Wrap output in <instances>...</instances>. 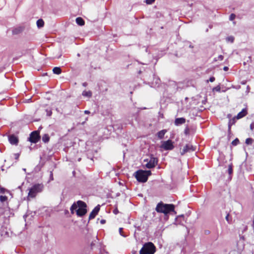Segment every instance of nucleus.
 <instances>
[{
    "instance_id": "22",
    "label": "nucleus",
    "mask_w": 254,
    "mask_h": 254,
    "mask_svg": "<svg viewBox=\"0 0 254 254\" xmlns=\"http://www.w3.org/2000/svg\"><path fill=\"white\" fill-rule=\"evenodd\" d=\"M226 41L228 42L232 43L234 41V38L232 36H229L226 38Z\"/></svg>"
},
{
    "instance_id": "16",
    "label": "nucleus",
    "mask_w": 254,
    "mask_h": 254,
    "mask_svg": "<svg viewBox=\"0 0 254 254\" xmlns=\"http://www.w3.org/2000/svg\"><path fill=\"white\" fill-rule=\"evenodd\" d=\"M76 22L78 25H79L80 26H83L85 23L84 21L81 17L76 18Z\"/></svg>"
},
{
    "instance_id": "19",
    "label": "nucleus",
    "mask_w": 254,
    "mask_h": 254,
    "mask_svg": "<svg viewBox=\"0 0 254 254\" xmlns=\"http://www.w3.org/2000/svg\"><path fill=\"white\" fill-rule=\"evenodd\" d=\"M53 71L54 73H55V74H60L61 73L62 70H61V69L60 67H55L53 69Z\"/></svg>"
},
{
    "instance_id": "41",
    "label": "nucleus",
    "mask_w": 254,
    "mask_h": 254,
    "mask_svg": "<svg viewBox=\"0 0 254 254\" xmlns=\"http://www.w3.org/2000/svg\"><path fill=\"white\" fill-rule=\"evenodd\" d=\"M23 170L24 171H25H25H26V169L23 168Z\"/></svg>"
},
{
    "instance_id": "23",
    "label": "nucleus",
    "mask_w": 254,
    "mask_h": 254,
    "mask_svg": "<svg viewBox=\"0 0 254 254\" xmlns=\"http://www.w3.org/2000/svg\"><path fill=\"white\" fill-rule=\"evenodd\" d=\"M220 90H221V87H220V85H218L215 87H214L213 89H212V91H217V92H220Z\"/></svg>"
},
{
    "instance_id": "40",
    "label": "nucleus",
    "mask_w": 254,
    "mask_h": 254,
    "mask_svg": "<svg viewBox=\"0 0 254 254\" xmlns=\"http://www.w3.org/2000/svg\"><path fill=\"white\" fill-rule=\"evenodd\" d=\"M86 85V83H83V86H85Z\"/></svg>"
},
{
    "instance_id": "30",
    "label": "nucleus",
    "mask_w": 254,
    "mask_h": 254,
    "mask_svg": "<svg viewBox=\"0 0 254 254\" xmlns=\"http://www.w3.org/2000/svg\"><path fill=\"white\" fill-rule=\"evenodd\" d=\"M215 77H213V76L211 77L209 79V80H207V82H208L209 81L211 82H214V81H215Z\"/></svg>"
},
{
    "instance_id": "2",
    "label": "nucleus",
    "mask_w": 254,
    "mask_h": 254,
    "mask_svg": "<svg viewBox=\"0 0 254 254\" xmlns=\"http://www.w3.org/2000/svg\"><path fill=\"white\" fill-rule=\"evenodd\" d=\"M150 175V171L138 170L135 173V177L138 182L145 183Z\"/></svg>"
},
{
    "instance_id": "38",
    "label": "nucleus",
    "mask_w": 254,
    "mask_h": 254,
    "mask_svg": "<svg viewBox=\"0 0 254 254\" xmlns=\"http://www.w3.org/2000/svg\"><path fill=\"white\" fill-rule=\"evenodd\" d=\"M106 221L105 220H101L100 222L101 224H104L105 223Z\"/></svg>"
},
{
    "instance_id": "33",
    "label": "nucleus",
    "mask_w": 254,
    "mask_h": 254,
    "mask_svg": "<svg viewBox=\"0 0 254 254\" xmlns=\"http://www.w3.org/2000/svg\"><path fill=\"white\" fill-rule=\"evenodd\" d=\"M229 214H227V216H226V218H226V220H227V221L228 223H230L231 221L229 220Z\"/></svg>"
},
{
    "instance_id": "17",
    "label": "nucleus",
    "mask_w": 254,
    "mask_h": 254,
    "mask_svg": "<svg viewBox=\"0 0 254 254\" xmlns=\"http://www.w3.org/2000/svg\"><path fill=\"white\" fill-rule=\"evenodd\" d=\"M78 208V204L77 203L76 204V203H73L71 207H70V211H71V213L72 214H73L74 213V210H76Z\"/></svg>"
},
{
    "instance_id": "10",
    "label": "nucleus",
    "mask_w": 254,
    "mask_h": 254,
    "mask_svg": "<svg viewBox=\"0 0 254 254\" xmlns=\"http://www.w3.org/2000/svg\"><path fill=\"white\" fill-rule=\"evenodd\" d=\"M100 210V206L98 205V206H96L94 209L92 211V212L90 213L89 215V219H93L95 216L97 214L99 211Z\"/></svg>"
},
{
    "instance_id": "7",
    "label": "nucleus",
    "mask_w": 254,
    "mask_h": 254,
    "mask_svg": "<svg viewBox=\"0 0 254 254\" xmlns=\"http://www.w3.org/2000/svg\"><path fill=\"white\" fill-rule=\"evenodd\" d=\"M144 162H147L146 164H145L144 165L145 166V167L147 168L150 169V168H154L155 166V165L157 163L158 160L155 157H151L150 158L149 160H148V159H144Z\"/></svg>"
},
{
    "instance_id": "35",
    "label": "nucleus",
    "mask_w": 254,
    "mask_h": 254,
    "mask_svg": "<svg viewBox=\"0 0 254 254\" xmlns=\"http://www.w3.org/2000/svg\"><path fill=\"white\" fill-rule=\"evenodd\" d=\"M254 128V124H252L251 125H250V128L251 130H253Z\"/></svg>"
},
{
    "instance_id": "32",
    "label": "nucleus",
    "mask_w": 254,
    "mask_h": 254,
    "mask_svg": "<svg viewBox=\"0 0 254 254\" xmlns=\"http://www.w3.org/2000/svg\"><path fill=\"white\" fill-rule=\"evenodd\" d=\"M223 56L222 55H220L218 56V59L217 60L216 59L215 61H217V60L222 61V60H223Z\"/></svg>"
},
{
    "instance_id": "34",
    "label": "nucleus",
    "mask_w": 254,
    "mask_h": 254,
    "mask_svg": "<svg viewBox=\"0 0 254 254\" xmlns=\"http://www.w3.org/2000/svg\"><path fill=\"white\" fill-rule=\"evenodd\" d=\"M14 156L16 159H18L19 156V154L18 153H15L14 154Z\"/></svg>"
},
{
    "instance_id": "13",
    "label": "nucleus",
    "mask_w": 254,
    "mask_h": 254,
    "mask_svg": "<svg viewBox=\"0 0 254 254\" xmlns=\"http://www.w3.org/2000/svg\"><path fill=\"white\" fill-rule=\"evenodd\" d=\"M82 95L85 97L90 98L92 95V93L91 91L84 90L82 92Z\"/></svg>"
},
{
    "instance_id": "15",
    "label": "nucleus",
    "mask_w": 254,
    "mask_h": 254,
    "mask_svg": "<svg viewBox=\"0 0 254 254\" xmlns=\"http://www.w3.org/2000/svg\"><path fill=\"white\" fill-rule=\"evenodd\" d=\"M247 114V111L245 109L242 110L237 116V119H240L245 116Z\"/></svg>"
},
{
    "instance_id": "43",
    "label": "nucleus",
    "mask_w": 254,
    "mask_h": 254,
    "mask_svg": "<svg viewBox=\"0 0 254 254\" xmlns=\"http://www.w3.org/2000/svg\"><path fill=\"white\" fill-rule=\"evenodd\" d=\"M117 211H114V213H116Z\"/></svg>"
},
{
    "instance_id": "27",
    "label": "nucleus",
    "mask_w": 254,
    "mask_h": 254,
    "mask_svg": "<svg viewBox=\"0 0 254 254\" xmlns=\"http://www.w3.org/2000/svg\"><path fill=\"white\" fill-rule=\"evenodd\" d=\"M155 0H146L145 2L147 4H151L154 2Z\"/></svg>"
},
{
    "instance_id": "18",
    "label": "nucleus",
    "mask_w": 254,
    "mask_h": 254,
    "mask_svg": "<svg viewBox=\"0 0 254 254\" xmlns=\"http://www.w3.org/2000/svg\"><path fill=\"white\" fill-rule=\"evenodd\" d=\"M37 25L39 28L43 27L44 25V22L42 19H38L37 21Z\"/></svg>"
},
{
    "instance_id": "20",
    "label": "nucleus",
    "mask_w": 254,
    "mask_h": 254,
    "mask_svg": "<svg viewBox=\"0 0 254 254\" xmlns=\"http://www.w3.org/2000/svg\"><path fill=\"white\" fill-rule=\"evenodd\" d=\"M42 140L44 142H47L49 140V137L48 134H44L42 137Z\"/></svg>"
},
{
    "instance_id": "3",
    "label": "nucleus",
    "mask_w": 254,
    "mask_h": 254,
    "mask_svg": "<svg viewBox=\"0 0 254 254\" xmlns=\"http://www.w3.org/2000/svg\"><path fill=\"white\" fill-rule=\"evenodd\" d=\"M155 252V247L151 242L145 244L139 251L140 254H154Z\"/></svg>"
},
{
    "instance_id": "39",
    "label": "nucleus",
    "mask_w": 254,
    "mask_h": 254,
    "mask_svg": "<svg viewBox=\"0 0 254 254\" xmlns=\"http://www.w3.org/2000/svg\"><path fill=\"white\" fill-rule=\"evenodd\" d=\"M51 179L53 180V176H52V173L51 172Z\"/></svg>"
},
{
    "instance_id": "9",
    "label": "nucleus",
    "mask_w": 254,
    "mask_h": 254,
    "mask_svg": "<svg viewBox=\"0 0 254 254\" xmlns=\"http://www.w3.org/2000/svg\"><path fill=\"white\" fill-rule=\"evenodd\" d=\"M195 150V148L193 147L191 144H187L181 151V154L184 155L185 153L188 152L193 151Z\"/></svg>"
},
{
    "instance_id": "36",
    "label": "nucleus",
    "mask_w": 254,
    "mask_h": 254,
    "mask_svg": "<svg viewBox=\"0 0 254 254\" xmlns=\"http://www.w3.org/2000/svg\"><path fill=\"white\" fill-rule=\"evenodd\" d=\"M223 69L225 71H227L228 70V67L227 66H224Z\"/></svg>"
},
{
    "instance_id": "4",
    "label": "nucleus",
    "mask_w": 254,
    "mask_h": 254,
    "mask_svg": "<svg viewBox=\"0 0 254 254\" xmlns=\"http://www.w3.org/2000/svg\"><path fill=\"white\" fill-rule=\"evenodd\" d=\"M43 186L40 184H36L33 186L30 189L28 192V198H34L37 194L42 191Z\"/></svg>"
},
{
    "instance_id": "28",
    "label": "nucleus",
    "mask_w": 254,
    "mask_h": 254,
    "mask_svg": "<svg viewBox=\"0 0 254 254\" xmlns=\"http://www.w3.org/2000/svg\"><path fill=\"white\" fill-rule=\"evenodd\" d=\"M236 17V15L235 14L232 13L229 17V20L231 21H233Z\"/></svg>"
},
{
    "instance_id": "42",
    "label": "nucleus",
    "mask_w": 254,
    "mask_h": 254,
    "mask_svg": "<svg viewBox=\"0 0 254 254\" xmlns=\"http://www.w3.org/2000/svg\"><path fill=\"white\" fill-rule=\"evenodd\" d=\"M1 192H3V189H1Z\"/></svg>"
},
{
    "instance_id": "14",
    "label": "nucleus",
    "mask_w": 254,
    "mask_h": 254,
    "mask_svg": "<svg viewBox=\"0 0 254 254\" xmlns=\"http://www.w3.org/2000/svg\"><path fill=\"white\" fill-rule=\"evenodd\" d=\"M166 132H167L166 129H163V130H161L160 131H159L157 133V135L159 139H162L164 137V135L165 134V133Z\"/></svg>"
},
{
    "instance_id": "31",
    "label": "nucleus",
    "mask_w": 254,
    "mask_h": 254,
    "mask_svg": "<svg viewBox=\"0 0 254 254\" xmlns=\"http://www.w3.org/2000/svg\"><path fill=\"white\" fill-rule=\"evenodd\" d=\"M46 112H47V116H51L52 115V112L51 110H46Z\"/></svg>"
},
{
    "instance_id": "5",
    "label": "nucleus",
    "mask_w": 254,
    "mask_h": 254,
    "mask_svg": "<svg viewBox=\"0 0 254 254\" xmlns=\"http://www.w3.org/2000/svg\"><path fill=\"white\" fill-rule=\"evenodd\" d=\"M78 209L76 210V214L79 216L84 215L87 212L86 207V204L82 201L79 200L77 201Z\"/></svg>"
},
{
    "instance_id": "29",
    "label": "nucleus",
    "mask_w": 254,
    "mask_h": 254,
    "mask_svg": "<svg viewBox=\"0 0 254 254\" xmlns=\"http://www.w3.org/2000/svg\"><path fill=\"white\" fill-rule=\"evenodd\" d=\"M119 233H120V234L124 237H127V235H125L123 234V228H119Z\"/></svg>"
},
{
    "instance_id": "24",
    "label": "nucleus",
    "mask_w": 254,
    "mask_h": 254,
    "mask_svg": "<svg viewBox=\"0 0 254 254\" xmlns=\"http://www.w3.org/2000/svg\"><path fill=\"white\" fill-rule=\"evenodd\" d=\"M228 171L230 175L233 173L232 164H230L229 165Z\"/></svg>"
},
{
    "instance_id": "26",
    "label": "nucleus",
    "mask_w": 254,
    "mask_h": 254,
    "mask_svg": "<svg viewBox=\"0 0 254 254\" xmlns=\"http://www.w3.org/2000/svg\"><path fill=\"white\" fill-rule=\"evenodd\" d=\"M239 139L238 138H236L232 141V144L233 145H236L239 143Z\"/></svg>"
},
{
    "instance_id": "21",
    "label": "nucleus",
    "mask_w": 254,
    "mask_h": 254,
    "mask_svg": "<svg viewBox=\"0 0 254 254\" xmlns=\"http://www.w3.org/2000/svg\"><path fill=\"white\" fill-rule=\"evenodd\" d=\"M254 142V140L251 138H248L246 140V144L247 145H252Z\"/></svg>"
},
{
    "instance_id": "11",
    "label": "nucleus",
    "mask_w": 254,
    "mask_h": 254,
    "mask_svg": "<svg viewBox=\"0 0 254 254\" xmlns=\"http://www.w3.org/2000/svg\"><path fill=\"white\" fill-rule=\"evenodd\" d=\"M9 141L11 144L16 145L18 140L15 136L11 135L9 137Z\"/></svg>"
},
{
    "instance_id": "1",
    "label": "nucleus",
    "mask_w": 254,
    "mask_h": 254,
    "mask_svg": "<svg viewBox=\"0 0 254 254\" xmlns=\"http://www.w3.org/2000/svg\"><path fill=\"white\" fill-rule=\"evenodd\" d=\"M156 210L158 212L163 213L167 215L170 212L174 211V205L173 204L159 203L156 206Z\"/></svg>"
},
{
    "instance_id": "37",
    "label": "nucleus",
    "mask_w": 254,
    "mask_h": 254,
    "mask_svg": "<svg viewBox=\"0 0 254 254\" xmlns=\"http://www.w3.org/2000/svg\"><path fill=\"white\" fill-rule=\"evenodd\" d=\"M84 113L86 114H90V112L89 111H88V110H85L84 111Z\"/></svg>"
},
{
    "instance_id": "44",
    "label": "nucleus",
    "mask_w": 254,
    "mask_h": 254,
    "mask_svg": "<svg viewBox=\"0 0 254 254\" xmlns=\"http://www.w3.org/2000/svg\"><path fill=\"white\" fill-rule=\"evenodd\" d=\"M117 211H114V213H116Z\"/></svg>"
},
{
    "instance_id": "6",
    "label": "nucleus",
    "mask_w": 254,
    "mask_h": 254,
    "mask_svg": "<svg viewBox=\"0 0 254 254\" xmlns=\"http://www.w3.org/2000/svg\"><path fill=\"white\" fill-rule=\"evenodd\" d=\"M160 148L165 150H172L174 148V142L171 140L162 141Z\"/></svg>"
},
{
    "instance_id": "12",
    "label": "nucleus",
    "mask_w": 254,
    "mask_h": 254,
    "mask_svg": "<svg viewBox=\"0 0 254 254\" xmlns=\"http://www.w3.org/2000/svg\"><path fill=\"white\" fill-rule=\"evenodd\" d=\"M185 121H186V120L185 118H177L175 120V124L176 126H179V125L184 124L185 123Z\"/></svg>"
},
{
    "instance_id": "8",
    "label": "nucleus",
    "mask_w": 254,
    "mask_h": 254,
    "mask_svg": "<svg viewBox=\"0 0 254 254\" xmlns=\"http://www.w3.org/2000/svg\"><path fill=\"white\" fill-rule=\"evenodd\" d=\"M39 138V133L37 131H33L30 134L29 140L32 143H35L38 141Z\"/></svg>"
},
{
    "instance_id": "25",
    "label": "nucleus",
    "mask_w": 254,
    "mask_h": 254,
    "mask_svg": "<svg viewBox=\"0 0 254 254\" xmlns=\"http://www.w3.org/2000/svg\"><path fill=\"white\" fill-rule=\"evenodd\" d=\"M7 200V197L6 196L0 195V201L2 202L5 201Z\"/></svg>"
}]
</instances>
